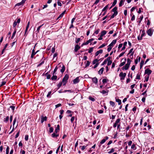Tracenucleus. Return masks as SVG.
Here are the masks:
<instances>
[{
    "label": "nucleus",
    "instance_id": "5701e85b",
    "mask_svg": "<svg viewBox=\"0 0 154 154\" xmlns=\"http://www.w3.org/2000/svg\"><path fill=\"white\" fill-rule=\"evenodd\" d=\"M126 59L125 58V61L124 62H123L122 63H121L120 64V65H119V67H121L122 66H123L124 65H125V61H126Z\"/></svg>",
    "mask_w": 154,
    "mask_h": 154
},
{
    "label": "nucleus",
    "instance_id": "de8ad7c7",
    "mask_svg": "<svg viewBox=\"0 0 154 154\" xmlns=\"http://www.w3.org/2000/svg\"><path fill=\"white\" fill-rule=\"evenodd\" d=\"M57 4H58V5H59V6H61L62 4L60 2V0H57Z\"/></svg>",
    "mask_w": 154,
    "mask_h": 154
},
{
    "label": "nucleus",
    "instance_id": "e2e57ef3",
    "mask_svg": "<svg viewBox=\"0 0 154 154\" xmlns=\"http://www.w3.org/2000/svg\"><path fill=\"white\" fill-rule=\"evenodd\" d=\"M106 62H107V60H104V61L102 63L101 65L103 66V65H104V64H106Z\"/></svg>",
    "mask_w": 154,
    "mask_h": 154
},
{
    "label": "nucleus",
    "instance_id": "603ef678",
    "mask_svg": "<svg viewBox=\"0 0 154 154\" xmlns=\"http://www.w3.org/2000/svg\"><path fill=\"white\" fill-rule=\"evenodd\" d=\"M57 66H56L54 69V70L53 72V75H54L55 74V73L56 72L57 70Z\"/></svg>",
    "mask_w": 154,
    "mask_h": 154
},
{
    "label": "nucleus",
    "instance_id": "09e8293b",
    "mask_svg": "<svg viewBox=\"0 0 154 154\" xmlns=\"http://www.w3.org/2000/svg\"><path fill=\"white\" fill-rule=\"evenodd\" d=\"M9 152V147L7 146L6 149V154H8Z\"/></svg>",
    "mask_w": 154,
    "mask_h": 154
},
{
    "label": "nucleus",
    "instance_id": "a19ab883",
    "mask_svg": "<svg viewBox=\"0 0 154 154\" xmlns=\"http://www.w3.org/2000/svg\"><path fill=\"white\" fill-rule=\"evenodd\" d=\"M93 48H94L93 47H91V48H90L88 51V52L89 53H91L93 51Z\"/></svg>",
    "mask_w": 154,
    "mask_h": 154
},
{
    "label": "nucleus",
    "instance_id": "f257e3e1",
    "mask_svg": "<svg viewBox=\"0 0 154 154\" xmlns=\"http://www.w3.org/2000/svg\"><path fill=\"white\" fill-rule=\"evenodd\" d=\"M69 78V76L68 75L66 74L65 75L64 78H63L62 79V82L63 83V85H66V82H67V81L68 80Z\"/></svg>",
    "mask_w": 154,
    "mask_h": 154
},
{
    "label": "nucleus",
    "instance_id": "5fc2aeb1",
    "mask_svg": "<svg viewBox=\"0 0 154 154\" xmlns=\"http://www.w3.org/2000/svg\"><path fill=\"white\" fill-rule=\"evenodd\" d=\"M51 91H50L48 92V94H47V97H50V96L51 94Z\"/></svg>",
    "mask_w": 154,
    "mask_h": 154
},
{
    "label": "nucleus",
    "instance_id": "0e129e2a",
    "mask_svg": "<svg viewBox=\"0 0 154 154\" xmlns=\"http://www.w3.org/2000/svg\"><path fill=\"white\" fill-rule=\"evenodd\" d=\"M125 53V52H122V53L119 54V57H121L122 56H123V55Z\"/></svg>",
    "mask_w": 154,
    "mask_h": 154
},
{
    "label": "nucleus",
    "instance_id": "6e6d98bb",
    "mask_svg": "<svg viewBox=\"0 0 154 154\" xmlns=\"http://www.w3.org/2000/svg\"><path fill=\"white\" fill-rule=\"evenodd\" d=\"M117 14H113L110 17V19H112L114 17L116 16Z\"/></svg>",
    "mask_w": 154,
    "mask_h": 154
},
{
    "label": "nucleus",
    "instance_id": "864d4df0",
    "mask_svg": "<svg viewBox=\"0 0 154 154\" xmlns=\"http://www.w3.org/2000/svg\"><path fill=\"white\" fill-rule=\"evenodd\" d=\"M89 43L88 42V41H87L86 42H84L82 45V46H83L84 45H88Z\"/></svg>",
    "mask_w": 154,
    "mask_h": 154
},
{
    "label": "nucleus",
    "instance_id": "cd10ccee",
    "mask_svg": "<svg viewBox=\"0 0 154 154\" xmlns=\"http://www.w3.org/2000/svg\"><path fill=\"white\" fill-rule=\"evenodd\" d=\"M62 82H60L57 85V89H58L61 87L62 85Z\"/></svg>",
    "mask_w": 154,
    "mask_h": 154
},
{
    "label": "nucleus",
    "instance_id": "c03bdc74",
    "mask_svg": "<svg viewBox=\"0 0 154 154\" xmlns=\"http://www.w3.org/2000/svg\"><path fill=\"white\" fill-rule=\"evenodd\" d=\"M87 63L85 65V67H87L89 66L90 65V62L88 61H87Z\"/></svg>",
    "mask_w": 154,
    "mask_h": 154
},
{
    "label": "nucleus",
    "instance_id": "bf43d9fd",
    "mask_svg": "<svg viewBox=\"0 0 154 154\" xmlns=\"http://www.w3.org/2000/svg\"><path fill=\"white\" fill-rule=\"evenodd\" d=\"M29 136L28 135H26L25 136V140L27 141L28 140Z\"/></svg>",
    "mask_w": 154,
    "mask_h": 154
},
{
    "label": "nucleus",
    "instance_id": "f8f14e48",
    "mask_svg": "<svg viewBox=\"0 0 154 154\" xmlns=\"http://www.w3.org/2000/svg\"><path fill=\"white\" fill-rule=\"evenodd\" d=\"M108 139L109 137H106L105 139H104L101 141V142H100V144H102L106 142V140H107Z\"/></svg>",
    "mask_w": 154,
    "mask_h": 154
},
{
    "label": "nucleus",
    "instance_id": "13d9d810",
    "mask_svg": "<svg viewBox=\"0 0 154 154\" xmlns=\"http://www.w3.org/2000/svg\"><path fill=\"white\" fill-rule=\"evenodd\" d=\"M106 45V44H103L101 45L99 48H102Z\"/></svg>",
    "mask_w": 154,
    "mask_h": 154
},
{
    "label": "nucleus",
    "instance_id": "338daca9",
    "mask_svg": "<svg viewBox=\"0 0 154 154\" xmlns=\"http://www.w3.org/2000/svg\"><path fill=\"white\" fill-rule=\"evenodd\" d=\"M74 119H75L74 117L73 116V117H72V118L71 119V120H70L71 122L72 123L74 121Z\"/></svg>",
    "mask_w": 154,
    "mask_h": 154
},
{
    "label": "nucleus",
    "instance_id": "ea45409f",
    "mask_svg": "<svg viewBox=\"0 0 154 154\" xmlns=\"http://www.w3.org/2000/svg\"><path fill=\"white\" fill-rule=\"evenodd\" d=\"M44 24H42V25L40 26L37 28V31L36 32H37L38 33L39 31V30L42 27V26Z\"/></svg>",
    "mask_w": 154,
    "mask_h": 154
},
{
    "label": "nucleus",
    "instance_id": "7c9ffc66",
    "mask_svg": "<svg viewBox=\"0 0 154 154\" xmlns=\"http://www.w3.org/2000/svg\"><path fill=\"white\" fill-rule=\"evenodd\" d=\"M100 29H98L96 31H95V32H94V33L93 34V35H95V34H96V35H97V34L99 31H100Z\"/></svg>",
    "mask_w": 154,
    "mask_h": 154
},
{
    "label": "nucleus",
    "instance_id": "4d7b16f0",
    "mask_svg": "<svg viewBox=\"0 0 154 154\" xmlns=\"http://www.w3.org/2000/svg\"><path fill=\"white\" fill-rule=\"evenodd\" d=\"M136 79H140V75L139 74H137L136 77Z\"/></svg>",
    "mask_w": 154,
    "mask_h": 154
},
{
    "label": "nucleus",
    "instance_id": "a211bd4d",
    "mask_svg": "<svg viewBox=\"0 0 154 154\" xmlns=\"http://www.w3.org/2000/svg\"><path fill=\"white\" fill-rule=\"evenodd\" d=\"M60 130V126L59 125H57V128H56L55 132L56 133H57Z\"/></svg>",
    "mask_w": 154,
    "mask_h": 154
},
{
    "label": "nucleus",
    "instance_id": "c85d7f7f",
    "mask_svg": "<svg viewBox=\"0 0 154 154\" xmlns=\"http://www.w3.org/2000/svg\"><path fill=\"white\" fill-rule=\"evenodd\" d=\"M48 72H47L45 74V75H46V78L47 79H49L51 77V75L50 74H48Z\"/></svg>",
    "mask_w": 154,
    "mask_h": 154
},
{
    "label": "nucleus",
    "instance_id": "4be33fe9",
    "mask_svg": "<svg viewBox=\"0 0 154 154\" xmlns=\"http://www.w3.org/2000/svg\"><path fill=\"white\" fill-rule=\"evenodd\" d=\"M65 67L63 65L62 68L60 70V72L61 73H63L65 71Z\"/></svg>",
    "mask_w": 154,
    "mask_h": 154
},
{
    "label": "nucleus",
    "instance_id": "1a4fd4ad",
    "mask_svg": "<svg viewBox=\"0 0 154 154\" xmlns=\"http://www.w3.org/2000/svg\"><path fill=\"white\" fill-rule=\"evenodd\" d=\"M47 117L46 116H42L41 118V123H42L44 121H46Z\"/></svg>",
    "mask_w": 154,
    "mask_h": 154
},
{
    "label": "nucleus",
    "instance_id": "423d86ee",
    "mask_svg": "<svg viewBox=\"0 0 154 154\" xmlns=\"http://www.w3.org/2000/svg\"><path fill=\"white\" fill-rule=\"evenodd\" d=\"M80 77H76L75 79H74L73 81V83L74 84H75L79 82L80 80L79 78Z\"/></svg>",
    "mask_w": 154,
    "mask_h": 154
},
{
    "label": "nucleus",
    "instance_id": "39448f33",
    "mask_svg": "<svg viewBox=\"0 0 154 154\" xmlns=\"http://www.w3.org/2000/svg\"><path fill=\"white\" fill-rule=\"evenodd\" d=\"M29 24H30V22L29 21L27 24V26H26V29L25 30V33H24V35L25 36V35L26 36L27 35V34L26 33V32H27L29 26Z\"/></svg>",
    "mask_w": 154,
    "mask_h": 154
},
{
    "label": "nucleus",
    "instance_id": "b1692460",
    "mask_svg": "<svg viewBox=\"0 0 154 154\" xmlns=\"http://www.w3.org/2000/svg\"><path fill=\"white\" fill-rule=\"evenodd\" d=\"M99 60H97V59H95L93 61L92 63L93 64H96V63H98Z\"/></svg>",
    "mask_w": 154,
    "mask_h": 154
},
{
    "label": "nucleus",
    "instance_id": "ddd939ff",
    "mask_svg": "<svg viewBox=\"0 0 154 154\" xmlns=\"http://www.w3.org/2000/svg\"><path fill=\"white\" fill-rule=\"evenodd\" d=\"M103 50L102 49H100V50L97 51L95 54V56H97L100 54H102L103 53Z\"/></svg>",
    "mask_w": 154,
    "mask_h": 154
},
{
    "label": "nucleus",
    "instance_id": "c9c22d12",
    "mask_svg": "<svg viewBox=\"0 0 154 154\" xmlns=\"http://www.w3.org/2000/svg\"><path fill=\"white\" fill-rule=\"evenodd\" d=\"M89 99L92 101H94L95 100V99L94 98L92 97L91 96H89Z\"/></svg>",
    "mask_w": 154,
    "mask_h": 154
},
{
    "label": "nucleus",
    "instance_id": "2eb2a0df",
    "mask_svg": "<svg viewBox=\"0 0 154 154\" xmlns=\"http://www.w3.org/2000/svg\"><path fill=\"white\" fill-rule=\"evenodd\" d=\"M80 48V47L78 45H76L74 49L75 51L77 52Z\"/></svg>",
    "mask_w": 154,
    "mask_h": 154
},
{
    "label": "nucleus",
    "instance_id": "37998d69",
    "mask_svg": "<svg viewBox=\"0 0 154 154\" xmlns=\"http://www.w3.org/2000/svg\"><path fill=\"white\" fill-rule=\"evenodd\" d=\"M107 33V31L105 30H103L101 32V34L103 35H105Z\"/></svg>",
    "mask_w": 154,
    "mask_h": 154
},
{
    "label": "nucleus",
    "instance_id": "a18cd8bd",
    "mask_svg": "<svg viewBox=\"0 0 154 154\" xmlns=\"http://www.w3.org/2000/svg\"><path fill=\"white\" fill-rule=\"evenodd\" d=\"M131 62V60H130V59L129 58H128L127 59V64H128L130 65Z\"/></svg>",
    "mask_w": 154,
    "mask_h": 154
},
{
    "label": "nucleus",
    "instance_id": "473e14b6",
    "mask_svg": "<svg viewBox=\"0 0 154 154\" xmlns=\"http://www.w3.org/2000/svg\"><path fill=\"white\" fill-rule=\"evenodd\" d=\"M116 102L118 103L119 105H120L121 104V101L120 99H117L116 100Z\"/></svg>",
    "mask_w": 154,
    "mask_h": 154
},
{
    "label": "nucleus",
    "instance_id": "79ce46f5",
    "mask_svg": "<svg viewBox=\"0 0 154 154\" xmlns=\"http://www.w3.org/2000/svg\"><path fill=\"white\" fill-rule=\"evenodd\" d=\"M108 81V80L106 79H103L102 82L104 84L105 83L107 82Z\"/></svg>",
    "mask_w": 154,
    "mask_h": 154
},
{
    "label": "nucleus",
    "instance_id": "680f3d73",
    "mask_svg": "<svg viewBox=\"0 0 154 154\" xmlns=\"http://www.w3.org/2000/svg\"><path fill=\"white\" fill-rule=\"evenodd\" d=\"M86 146H81L80 147H81V149L83 150L86 148Z\"/></svg>",
    "mask_w": 154,
    "mask_h": 154
},
{
    "label": "nucleus",
    "instance_id": "69168bd1",
    "mask_svg": "<svg viewBox=\"0 0 154 154\" xmlns=\"http://www.w3.org/2000/svg\"><path fill=\"white\" fill-rule=\"evenodd\" d=\"M55 51V48L54 47H53L52 48L51 51L52 52V53H54V52Z\"/></svg>",
    "mask_w": 154,
    "mask_h": 154
},
{
    "label": "nucleus",
    "instance_id": "9b49d317",
    "mask_svg": "<svg viewBox=\"0 0 154 154\" xmlns=\"http://www.w3.org/2000/svg\"><path fill=\"white\" fill-rule=\"evenodd\" d=\"M109 91L107 90H103L102 91H100V92L102 93L103 94H106V95H107Z\"/></svg>",
    "mask_w": 154,
    "mask_h": 154
},
{
    "label": "nucleus",
    "instance_id": "393cba45",
    "mask_svg": "<svg viewBox=\"0 0 154 154\" xmlns=\"http://www.w3.org/2000/svg\"><path fill=\"white\" fill-rule=\"evenodd\" d=\"M57 78V76L56 75H53V76L51 78V79L52 80H55Z\"/></svg>",
    "mask_w": 154,
    "mask_h": 154
},
{
    "label": "nucleus",
    "instance_id": "3c124183",
    "mask_svg": "<svg viewBox=\"0 0 154 154\" xmlns=\"http://www.w3.org/2000/svg\"><path fill=\"white\" fill-rule=\"evenodd\" d=\"M76 40H75V43H78L80 40V38H76Z\"/></svg>",
    "mask_w": 154,
    "mask_h": 154
},
{
    "label": "nucleus",
    "instance_id": "72a5a7b5",
    "mask_svg": "<svg viewBox=\"0 0 154 154\" xmlns=\"http://www.w3.org/2000/svg\"><path fill=\"white\" fill-rule=\"evenodd\" d=\"M117 2V0H114V2L112 3V7L114 6L116 4Z\"/></svg>",
    "mask_w": 154,
    "mask_h": 154
},
{
    "label": "nucleus",
    "instance_id": "49530a36",
    "mask_svg": "<svg viewBox=\"0 0 154 154\" xmlns=\"http://www.w3.org/2000/svg\"><path fill=\"white\" fill-rule=\"evenodd\" d=\"M114 151V149L113 148H112L111 149L110 151L108 152V153L110 154L113 152Z\"/></svg>",
    "mask_w": 154,
    "mask_h": 154
},
{
    "label": "nucleus",
    "instance_id": "e433bc0d",
    "mask_svg": "<svg viewBox=\"0 0 154 154\" xmlns=\"http://www.w3.org/2000/svg\"><path fill=\"white\" fill-rule=\"evenodd\" d=\"M145 30H143L142 31V33H141V35L143 37V36H145Z\"/></svg>",
    "mask_w": 154,
    "mask_h": 154
},
{
    "label": "nucleus",
    "instance_id": "774afa93",
    "mask_svg": "<svg viewBox=\"0 0 154 154\" xmlns=\"http://www.w3.org/2000/svg\"><path fill=\"white\" fill-rule=\"evenodd\" d=\"M20 152L21 154H25V151L21 149L20 151Z\"/></svg>",
    "mask_w": 154,
    "mask_h": 154
},
{
    "label": "nucleus",
    "instance_id": "6ab92c4d",
    "mask_svg": "<svg viewBox=\"0 0 154 154\" xmlns=\"http://www.w3.org/2000/svg\"><path fill=\"white\" fill-rule=\"evenodd\" d=\"M103 70H104V68L103 67H102L99 71L98 72V74L100 75L102 74L103 72Z\"/></svg>",
    "mask_w": 154,
    "mask_h": 154
},
{
    "label": "nucleus",
    "instance_id": "9d476101",
    "mask_svg": "<svg viewBox=\"0 0 154 154\" xmlns=\"http://www.w3.org/2000/svg\"><path fill=\"white\" fill-rule=\"evenodd\" d=\"M117 8L116 7H115L112 10V11L114 12L113 14H118V12L117 11Z\"/></svg>",
    "mask_w": 154,
    "mask_h": 154
},
{
    "label": "nucleus",
    "instance_id": "f3484780",
    "mask_svg": "<svg viewBox=\"0 0 154 154\" xmlns=\"http://www.w3.org/2000/svg\"><path fill=\"white\" fill-rule=\"evenodd\" d=\"M36 54V53H35V49H33L32 50V53L31 54V57L32 58H33V57Z\"/></svg>",
    "mask_w": 154,
    "mask_h": 154
},
{
    "label": "nucleus",
    "instance_id": "a878e982",
    "mask_svg": "<svg viewBox=\"0 0 154 154\" xmlns=\"http://www.w3.org/2000/svg\"><path fill=\"white\" fill-rule=\"evenodd\" d=\"M124 1L122 0H121L119 3V7L122 6L124 4Z\"/></svg>",
    "mask_w": 154,
    "mask_h": 154
},
{
    "label": "nucleus",
    "instance_id": "bb28decb",
    "mask_svg": "<svg viewBox=\"0 0 154 154\" xmlns=\"http://www.w3.org/2000/svg\"><path fill=\"white\" fill-rule=\"evenodd\" d=\"M120 119L119 118L117 119L116 121L115 122V123L117 124L120 123Z\"/></svg>",
    "mask_w": 154,
    "mask_h": 154
},
{
    "label": "nucleus",
    "instance_id": "6e6552de",
    "mask_svg": "<svg viewBox=\"0 0 154 154\" xmlns=\"http://www.w3.org/2000/svg\"><path fill=\"white\" fill-rule=\"evenodd\" d=\"M116 39L112 40L111 43L109 45V47H112L116 43Z\"/></svg>",
    "mask_w": 154,
    "mask_h": 154
},
{
    "label": "nucleus",
    "instance_id": "2f4dec72",
    "mask_svg": "<svg viewBox=\"0 0 154 154\" xmlns=\"http://www.w3.org/2000/svg\"><path fill=\"white\" fill-rule=\"evenodd\" d=\"M108 5H106L103 8V9H102V11H105L106 10V9H107V8H108Z\"/></svg>",
    "mask_w": 154,
    "mask_h": 154
},
{
    "label": "nucleus",
    "instance_id": "7ed1b4c3",
    "mask_svg": "<svg viewBox=\"0 0 154 154\" xmlns=\"http://www.w3.org/2000/svg\"><path fill=\"white\" fill-rule=\"evenodd\" d=\"M153 31V30L151 28L148 29L147 31V33L148 35L150 36H152V35Z\"/></svg>",
    "mask_w": 154,
    "mask_h": 154
},
{
    "label": "nucleus",
    "instance_id": "f03ea898",
    "mask_svg": "<svg viewBox=\"0 0 154 154\" xmlns=\"http://www.w3.org/2000/svg\"><path fill=\"white\" fill-rule=\"evenodd\" d=\"M126 75V73H123L122 72H121L119 74V76L120 77V80H124Z\"/></svg>",
    "mask_w": 154,
    "mask_h": 154
},
{
    "label": "nucleus",
    "instance_id": "20e7f679",
    "mask_svg": "<svg viewBox=\"0 0 154 154\" xmlns=\"http://www.w3.org/2000/svg\"><path fill=\"white\" fill-rule=\"evenodd\" d=\"M152 72V71L149 68L146 69L145 71V74H146L147 75H149Z\"/></svg>",
    "mask_w": 154,
    "mask_h": 154
},
{
    "label": "nucleus",
    "instance_id": "4c0bfd02",
    "mask_svg": "<svg viewBox=\"0 0 154 154\" xmlns=\"http://www.w3.org/2000/svg\"><path fill=\"white\" fill-rule=\"evenodd\" d=\"M110 104L111 105L112 107L114 106H115V103L114 102L112 101H110L109 102Z\"/></svg>",
    "mask_w": 154,
    "mask_h": 154
},
{
    "label": "nucleus",
    "instance_id": "412c9836",
    "mask_svg": "<svg viewBox=\"0 0 154 154\" xmlns=\"http://www.w3.org/2000/svg\"><path fill=\"white\" fill-rule=\"evenodd\" d=\"M149 75H146L145 76L144 78H145V80L144 81V82H147L148 81L149 79Z\"/></svg>",
    "mask_w": 154,
    "mask_h": 154
},
{
    "label": "nucleus",
    "instance_id": "f704fd0d",
    "mask_svg": "<svg viewBox=\"0 0 154 154\" xmlns=\"http://www.w3.org/2000/svg\"><path fill=\"white\" fill-rule=\"evenodd\" d=\"M9 119V116H7L6 117V118H4V122H7L8 121Z\"/></svg>",
    "mask_w": 154,
    "mask_h": 154
},
{
    "label": "nucleus",
    "instance_id": "dca6fc26",
    "mask_svg": "<svg viewBox=\"0 0 154 154\" xmlns=\"http://www.w3.org/2000/svg\"><path fill=\"white\" fill-rule=\"evenodd\" d=\"M55 132L51 134V136L53 138H56L59 136V134H57Z\"/></svg>",
    "mask_w": 154,
    "mask_h": 154
},
{
    "label": "nucleus",
    "instance_id": "0eeeda50",
    "mask_svg": "<svg viewBox=\"0 0 154 154\" xmlns=\"http://www.w3.org/2000/svg\"><path fill=\"white\" fill-rule=\"evenodd\" d=\"M130 65L128 64H126L125 66H123L122 68V70H128L129 67Z\"/></svg>",
    "mask_w": 154,
    "mask_h": 154
},
{
    "label": "nucleus",
    "instance_id": "4468645a",
    "mask_svg": "<svg viewBox=\"0 0 154 154\" xmlns=\"http://www.w3.org/2000/svg\"><path fill=\"white\" fill-rule=\"evenodd\" d=\"M92 79V81L93 83H94L96 84L97 82V79L96 77H95L93 78H91Z\"/></svg>",
    "mask_w": 154,
    "mask_h": 154
},
{
    "label": "nucleus",
    "instance_id": "aec40b11",
    "mask_svg": "<svg viewBox=\"0 0 154 154\" xmlns=\"http://www.w3.org/2000/svg\"><path fill=\"white\" fill-rule=\"evenodd\" d=\"M16 29H14V32L12 34V36L11 37V39H13V38L14 37L16 34Z\"/></svg>",
    "mask_w": 154,
    "mask_h": 154
},
{
    "label": "nucleus",
    "instance_id": "8fccbe9b",
    "mask_svg": "<svg viewBox=\"0 0 154 154\" xmlns=\"http://www.w3.org/2000/svg\"><path fill=\"white\" fill-rule=\"evenodd\" d=\"M53 130H54L53 128L52 127H51L49 128V131L50 133H51L53 132Z\"/></svg>",
    "mask_w": 154,
    "mask_h": 154
},
{
    "label": "nucleus",
    "instance_id": "58836bf2",
    "mask_svg": "<svg viewBox=\"0 0 154 154\" xmlns=\"http://www.w3.org/2000/svg\"><path fill=\"white\" fill-rule=\"evenodd\" d=\"M131 148L132 149H136V147L135 146V145L134 144H133L131 146Z\"/></svg>",
    "mask_w": 154,
    "mask_h": 154
},
{
    "label": "nucleus",
    "instance_id": "052dcab7",
    "mask_svg": "<svg viewBox=\"0 0 154 154\" xmlns=\"http://www.w3.org/2000/svg\"><path fill=\"white\" fill-rule=\"evenodd\" d=\"M142 37H143L141 35V36H140V35L138 36L137 37V39L138 40H141L142 39Z\"/></svg>",
    "mask_w": 154,
    "mask_h": 154
},
{
    "label": "nucleus",
    "instance_id": "c756f323",
    "mask_svg": "<svg viewBox=\"0 0 154 154\" xmlns=\"http://www.w3.org/2000/svg\"><path fill=\"white\" fill-rule=\"evenodd\" d=\"M144 62L143 60L141 61L140 63V68L141 69L144 64Z\"/></svg>",
    "mask_w": 154,
    "mask_h": 154
}]
</instances>
